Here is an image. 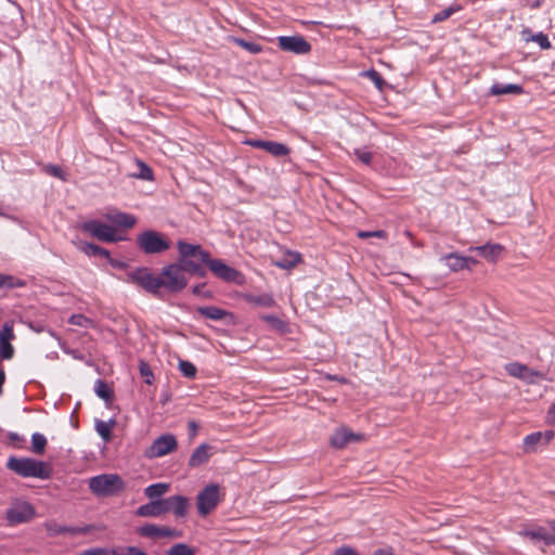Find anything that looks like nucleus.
Listing matches in <instances>:
<instances>
[{"label": "nucleus", "mask_w": 555, "mask_h": 555, "mask_svg": "<svg viewBox=\"0 0 555 555\" xmlns=\"http://www.w3.org/2000/svg\"><path fill=\"white\" fill-rule=\"evenodd\" d=\"M288 257L289 259H282L278 261L276 266L282 269H289L301 261V256L298 253H289Z\"/></svg>", "instance_id": "36"}, {"label": "nucleus", "mask_w": 555, "mask_h": 555, "mask_svg": "<svg viewBox=\"0 0 555 555\" xmlns=\"http://www.w3.org/2000/svg\"><path fill=\"white\" fill-rule=\"evenodd\" d=\"M139 371L145 384L151 385L154 382V374L146 362L140 361Z\"/></svg>", "instance_id": "39"}, {"label": "nucleus", "mask_w": 555, "mask_h": 555, "mask_svg": "<svg viewBox=\"0 0 555 555\" xmlns=\"http://www.w3.org/2000/svg\"><path fill=\"white\" fill-rule=\"evenodd\" d=\"M160 278H163V288L169 293H179L188 285V279L178 263L164 267Z\"/></svg>", "instance_id": "6"}, {"label": "nucleus", "mask_w": 555, "mask_h": 555, "mask_svg": "<svg viewBox=\"0 0 555 555\" xmlns=\"http://www.w3.org/2000/svg\"><path fill=\"white\" fill-rule=\"evenodd\" d=\"M465 260H466V269L467 270H470V268L473 266H476L478 263V261L473 257H465Z\"/></svg>", "instance_id": "61"}, {"label": "nucleus", "mask_w": 555, "mask_h": 555, "mask_svg": "<svg viewBox=\"0 0 555 555\" xmlns=\"http://www.w3.org/2000/svg\"><path fill=\"white\" fill-rule=\"evenodd\" d=\"M469 250L478 253L479 256L490 262H495L501 257L504 247L498 243H487L480 246H472Z\"/></svg>", "instance_id": "18"}, {"label": "nucleus", "mask_w": 555, "mask_h": 555, "mask_svg": "<svg viewBox=\"0 0 555 555\" xmlns=\"http://www.w3.org/2000/svg\"><path fill=\"white\" fill-rule=\"evenodd\" d=\"M359 237L361 238H367V237H378V238H385L387 236V233L384 230H377V231H360L358 233Z\"/></svg>", "instance_id": "50"}, {"label": "nucleus", "mask_w": 555, "mask_h": 555, "mask_svg": "<svg viewBox=\"0 0 555 555\" xmlns=\"http://www.w3.org/2000/svg\"><path fill=\"white\" fill-rule=\"evenodd\" d=\"M94 391H95L98 397H100L101 399L105 400L106 402L113 400L114 393L109 389V387L106 384V382H104L103 379H96V382L94 384Z\"/></svg>", "instance_id": "31"}, {"label": "nucleus", "mask_w": 555, "mask_h": 555, "mask_svg": "<svg viewBox=\"0 0 555 555\" xmlns=\"http://www.w3.org/2000/svg\"><path fill=\"white\" fill-rule=\"evenodd\" d=\"M81 229L99 241L105 243H116L126 240L125 236L117 234L114 227L103 223L99 220L87 221L82 223Z\"/></svg>", "instance_id": "7"}, {"label": "nucleus", "mask_w": 555, "mask_h": 555, "mask_svg": "<svg viewBox=\"0 0 555 555\" xmlns=\"http://www.w3.org/2000/svg\"><path fill=\"white\" fill-rule=\"evenodd\" d=\"M444 260L449 269L453 272H459L466 269L465 256L457 253H450L441 257Z\"/></svg>", "instance_id": "21"}, {"label": "nucleus", "mask_w": 555, "mask_h": 555, "mask_svg": "<svg viewBox=\"0 0 555 555\" xmlns=\"http://www.w3.org/2000/svg\"><path fill=\"white\" fill-rule=\"evenodd\" d=\"M366 76L370 77V79L375 83V86L379 90H382L385 81L378 72H376L375 69H371V70L366 72Z\"/></svg>", "instance_id": "49"}, {"label": "nucleus", "mask_w": 555, "mask_h": 555, "mask_svg": "<svg viewBox=\"0 0 555 555\" xmlns=\"http://www.w3.org/2000/svg\"><path fill=\"white\" fill-rule=\"evenodd\" d=\"M189 505L190 501L186 496L171 495L139 506L135 514L140 517H159L172 513L177 518H183L188 514Z\"/></svg>", "instance_id": "1"}, {"label": "nucleus", "mask_w": 555, "mask_h": 555, "mask_svg": "<svg viewBox=\"0 0 555 555\" xmlns=\"http://www.w3.org/2000/svg\"><path fill=\"white\" fill-rule=\"evenodd\" d=\"M15 338L14 331H13V323L12 322H5L0 330V341H11Z\"/></svg>", "instance_id": "40"}, {"label": "nucleus", "mask_w": 555, "mask_h": 555, "mask_svg": "<svg viewBox=\"0 0 555 555\" xmlns=\"http://www.w3.org/2000/svg\"><path fill=\"white\" fill-rule=\"evenodd\" d=\"M179 370L182 373V375L188 378H194L197 373L195 365L186 360H180Z\"/></svg>", "instance_id": "38"}, {"label": "nucleus", "mask_w": 555, "mask_h": 555, "mask_svg": "<svg viewBox=\"0 0 555 555\" xmlns=\"http://www.w3.org/2000/svg\"><path fill=\"white\" fill-rule=\"evenodd\" d=\"M261 319L281 333H284L287 327L286 323L276 315L267 314Z\"/></svg>", "instance_id": "35"}, {"label": "nucleus", "mask_w": 555, "mask_h": 555, "mask_svg": "<svg viewBox=\"0 0 555 555\" xmlns=\"http://www.w3.org/2000/svg\"><path fill=\"white\" fill-rule=\"evenodd\" d=\"M77 555H112V548L92 547V548H88Z\"/></svg>", "instance_id": "48"}, {"label": "nucleus", "mask_w": 555, "mask_h": 555, "mask_svg": "<svg viewBox=\"0 0 555 555\" xmlns=\"http://www.w3.org/2000/svg\"><path fill=\"white\" fill-rule=\"evenodd\" d=\"M220 502V488L217 483L207 485L196 498L197 512L205 517L211 513Z\"/></svg>", "instance_id": "8"}, {"label": "nucleus", "mask_w": 555, "mask_h": 555, "mask_svg": "<svg viewBox=\"0 0 555 555\" xmlns=\"http://www.w3.org/2000/svg\"><path fill=\"white\" fill-rule=\"evenodd\" d=\"M524 88L516 83H493L490 88V93L492 95L521 94Z\"/></svg>", "instance_id": "23"}, {"label": "nucleus", "mask_w": 555, "mask_h": 555, "mask_svg": "<svg viewBox=\"0 0 555 555\" xmlns=\"http://www.w3.org/2000/svg\"><path fill=\"white\" fill-rule=\"evenodd\" d=\"M354 155L364 165H370L372 162V153L366 150L356 149Z\"/></svg>", "instance_id": "47"}, {"label": "nucleus", "mask_w": 555, "mask_h": 555, "mask_svg": "<svg viewBox=\"0 0 555 555\" xmlns=\"http://www.w3.org/2000/svg\"><path fill=\"white\" fill-rule=\"evenodd\" d=\"M521 37L525 41H533L537 42L541 49L546 50L551 48V42L548 37L542 31L538 34H532L530 29L526 28L521 31Z\"/></svg>", "instance_id": "24"}, {"label": "nucleus", "mask_w": 555, "mask_h": 555, "mask_svg": "<svg viewBox=\"0 0 555 555\" xmlns=\"http://www.w3.org/2000/svg\"><path fill=\"white\" fill-rule=\"evenodd\" d=\"M519 535L529 538L533 541H543L545 545H548V531L544 527H535L533 529H525L519 531Z\"/></svg>", "instance_id": "26"}, {"label": "nucleus", "mask_w": 555, "mask_h": 555, "mask_svg": "<svg viewBox=\"0 0 555 555\" xmlns=\"http://www.w3.org/2000/svg\"><path fill=\"white\" fill-rule=\"evenodd\" d=\"M169 490V485L165 482H157L147 486L144 489V494L151 501L163 500L162 496Z\"/></svg>", "instance_id": "27"}, {"label": "nucleus", "mask_w": 555, "mask_h": 555, "mask_svg": "<svg viewBox=\"0 0 555 555\" xmlns=\"http://www.w3.org/2000/svg\"><path fill=\"white\" fill-rule=\"evenodd\" d=\"M106 219L109 222H112L114 225L124 228V229H130L137 222V218L133 215L121 212V211H115V212L107 214Z\"/></svg>", "instance_id": "20"}, {"label": "nucleus", "mask_w": 555, "mask_h": 555, "mask_svg": "<svg viewBox=\"0 0 555 555\" xmlns=\"http://www.w3.org/2000/svg\"><path fill=\"white\" fill-rule=\"evenodd\" d=\"M235 42L240 47L244 48L246 51L254 53V54H258L262 51V47L256 42L246 41L244 39H235Z\"/></svg>", "instance_id": "41"}, {"label": "nucleus", "mask_w": 555, "mask_h": 555, "mask_svg": "<svg viewBox=\"0 0 555 555\" xmlns=\"http://www.w3.org/2000/svg\"><path fill=\"white\" fill-rule=\"evenodd\" d=\"M35 509L28 502H21L10 507L5 513V518L10 525L24 524L33 519Z\"/></svg>", "instance_id": "13"}, {"label": "nucleus", "mask_w": 555, "mask_h": 555, "mask_svg": "<svg viewBox=\"0 0 555 555\" xmlns=\"http://www.w3.org/2000/svg\"><path fill=\"white\" fill-rule=\"evenodd\" d=\"M205 264L217 278L221 279L222 281L233 282L237 284L242 282V273L235 268L228 266L221 259H211L209 257V260L206 261Z\"/></svg>", "instance_id": "10"}, {"label": "nucleus", "mask_w": 555, "mask_h": 555, "mask_svg": "<svg viewBox=\"0 0 555 555\" xmlns=\"http://www.w3.org/2000/svg\"><path fill=\"white\" fill-rule=\"evenodd\" d=\"M189 436L194 438L198 433V424L195 421H190L188 423Z\"/></svg>", "instance_id": "55"}, {"label": "nucleus", "mask_w": 555, "mask_h": 555, "mask_svg": "<svg viewBox=\"0 0 555 555\" xmlns=\"http://www.w3.org/2000/svg\"><path fill=\"white\" fill-rule=\"evenodd\" d=\"M210 446L207 443L199 444L191 454L189 459V466L192 468L198 467L205 463H207L211 456L209 453Z\"/></svg>", "instance_id": "19"}, {"label": "nucleus", "mask_w": 555, "mask_h": 555, "mask_svg": "<svg viewBox=\"0 0 555 555\" xmlns=\"http://www.w3.org/2000/svg\"><path fill=\"white\" fill-rule=\"evenodd\" d=\"M44 528L47 530V533L50 537H55L59 534H69V535L86 534L92 530L91 526H83V527L63 526V525L57 524L54 520L47 521L44 524Z\"/></svg>", "instance_id": "16"}, {"label": "nucleus", "mask_w": 555, "mask_h": 555, "mask_svg": "<svg viewBox=\"0 0 555 555\" xmlns=\"http://www.w3.org/2000/svg\"><path fill=\"white\" fill-rule=\"evenodd\" d=\"M373 555H393V554H392V552H390L388 550L379 548V550H376Z\"/></svg>", "instance_id": "64"}, {"label": "nucleus", "mask_w": 555, "mask_h": 555, "mask_svg": "<svg viewBox=\"0 0 555 555\" xmlns=\"http://www.w3.org/2000/svg\"><path fill=\"white\" fill-rule=\"evenodd\" d=\"M166 555H195V550L185 543H177L166 552Z\"/></svg>", "instance_id": "34"}, {"label": "nucleus", "mask_w": 555, "mask_h": 555, "mask_svg": "<svg viewBox=\"0 0 555 555\" xmlns=\"http://www.w3.org/2000/svg\"><path fill=\"white\" fill-rule=\"evenodd\" d=\"M192 292H193L194 295L202 296L204 298H210L211 297V292L210 291H205V284L195 285L193 287Z\"/></svg>", "instance_id": "53"}, {"label": "nucleus", "mask_w": 555, "mask_h": 555, "mask_svg": "<svg viewBox=\"0 0 555 555\" xmlns=\"http://www.w3.org/2000/svg\"><path fill=\"white\" fill-rule=\"evenodd\" d=\"M43 170L46 173H48L54 178L61 179L63 181L66 180V175L60 166L49 164V165L44 166Z\"/></svg>", "instance_id": "43"}, {"label": "nucleus", "mask_w": 555, "mask_h": 555, "mask_svg": "<svg viewBox=\"0 0 555 555\" xmlns=\"http://www.w3.org/2000/svg\"><path fill=\"white\" fill-rule=\"evenodd\" d=\"M79 249L87 256H101L104 258H109V251L107 249L93 243L81 242L79 244Z\"/></svg>", "instance_id": "28"}, {"label": "nucleus", "mask_w": 555, "mask_h": 555, "mask_svg": "<svg viewBox=\"0 0 555 555\" xmlns=\"http://www.w3.org/2000/svg\"><path fill=\"white\" fill-rule=\"evenodd\" d=\"M128 281L154 296H160L162 294L163 278L154 275L146 267L137 268L129 272Z\"/></svg>", "instance_id": "4"}, {"label": "nucleus", "mask_w": 555, "mask_h": 555, "mask_svg": "<svg viewBox=\"0 0 555 555\" xmlns=\"http://www.w3.org/2000/svg\"><path fill=\"white\" fill-rule=\"evenodd\" d=\"M178 448V441L172 434H163L156 438L152 444L144 450V456L146 459H156L165 456Z\"/></svg>", "instance_id": "9"}, {"label": "nucleus", "mask_w": 555, "mask_h": 555, "mask_svg": "<svg viewBox=\"0 0 555 555\" xmlns=\"http://www.w3.org/2000/svg\"><path fill=\"white\" fill-rule=\"evenodd\" d=\"M196 311L202 317L214 321H220L229 314L227 310L216 306L198 307Z\"/></svg>", "instance_id": "22"}, {"label": "nucleus", "mask_w": 555, "mask_h": 555, "mask_svg": "<svg viewBox=\"0 0 555 555\" xmlns=\"http://www.w3.org/2000/svg\"><path fill=\"white\" fill-rule=\"evenodd\" d=\"M68 323L80 327H88L91 324V320L83 314L77 313L70 315Z\"/></svg>", "instance_id": "42"}, {"label": "nucleus", "mask_w": 555, "mask_h": 555, "mask_svg": "<svg viewBox=\"0 0 555 555\" xmlns=\"http://www.w3.org/2000/svg\"><path fill=\"white\" fill-rule=\"evenodd\" d=\"M334 555H359V553L351 546H340L335 551Z\"/></svg>", "instance_id": "54"}, {"label": "nucleus", "mask_w": 555, "mask_h": 555, "mask_svg": "<svg viewBox=\"0 0 555 555\" xmlns=\"http://www.w3.org/2000/svg\"><path fill=\"white\" fill-rule=\"evenodd\" d=\"M250 302L262 307H271L274 305V299L272 296L264 294L251 297Z\"/></svg>", "instance_id": "44"}, {"label": "nucleus", "mask_w": 555, "mask_h": 555, "mask_svg": "<svg viewBox=\"0 0 555 555\" xmlns=\"http://www.w3.org/2000/svg\"><path fill=\"white\" fill-rule=\"evenodd\" d=\"M7 467L23 478H39L42 480L51 477L50 466L31 457H16L10 456L7 462Z\"/></svg>", "instance_id": "2"}, {"label": "nucleus", "mask_w": 555, "mask_h": 555, "mask_svg": "<svg viewBox=\"0 0 555 555\" xmlns=\"http://www.w3.org/2000/svg\"><path fill=\"white\" fill-rule=\"evenodd\" d=\"M194 275L198 278H204L206 275V270L202 266V262L197 266L196 270L193 273Z\"/></svg>", "instance_id": "59"}, {"label": "nucleus", "mask_w": 555, "mask_h": 555, "mask_svg": "<svg viewBox=\"0 0 555 555\" xmlns=\"http://www.w3.org/2000/svg\"><path fill=\"white\" fill-rule=\"evenodd\" d=\"M138 247L146 255L162 254L170 248V242L162 233L145 230L137 236Z\"/></svg>", "instance_id": "5"}, {"label": "nucleus", "mask_w": 555, "mask_h": 555, "mask_svg": "<svg viewBox=\"0 0 555 555\" xmlns=\"http://www.w3.org/2000/svg\"><path fill=\"white\" fill-rule=\"evenodd\" d=\"M548 416L551 418V422L555 423V402L551 405L548 410Z\"/></svg>", "instance_id": "63"}, {"label": "nucleus", "mask_w": 555, "mask_h": 555, "mask_svg": "<svg viewBox=\"0 0 555 555\" xmlns=\"http://www.w3.org/2000/svg\"><path fill=\"white\" fill-rule=\"evenodd\" d=\"M199 263H201V261L197 262L193 259H186V260H179L178 264H180L182 267L183 273L189 272V273L193 274Z\"/></svg>", "instance_id": "46"}, {"label": "nucleus", "mask_w": 555, "mask_h": 555, "mask_svg": "<svg viewBox=\"0 0 555 555\" xmlns=\"http://www.w3.org/2000/svg\"><path fill=\"white\" fill-rule=\"evenodd\" d=\"M112 555H149L137 546H121L112 548Z\"/></svg>", "instance_id": "37"}, {"label": "nucleus", "mask_w": 555, "mask_h": 555, "mask_svg": "<svg viewBox=\"0 0 555 555\" xmlns=\"http://www.w3.org/2000/svg\"><path fill=\"white\" fill-rule=\"evenodd\" d=\"M89 488L96 496H109L124 490L125 483L116 474H103L90 478Z\"/></svg>", "instance_id": "3"}, {"label": "nucleus", "mask_w": 555, "mask_h": 555, "mask_svg": "<svg viewBox=\"0 0 555 555\" xmlns=\"http://www.w3.org/2000/svg\"><path fill=\"white\" fill-rule=\"evenodd\" d=\"M5 383V372L3 367H0V396L3 392V385Z\"/></svg>", "instance_id": "60"}, {"label": "nucleus", "mask_w": 555, "mask_h": 555, "mask_svg": "<svg viewBox=\"0 0 555 555\" xmlns=\"http://www.w3.org/2000/svg\"><path fill=\"white\" fill-rule=\"evenodd\" d=\"M276 40L284 52L304 55L311 51V44L302 36H279Z\"/></svg>", "instance_id": "11"}, {"label": "nucleus", "mask_w": 555, "mask_h": 555, "mask_svg": "<svg viewBox=\"0 0 555 555\" xmlns=\"http://www.w3.org/2000/svg\"><path fill=\"white\" fill-rule=\"evenodd\" d=\"M245 143L251 147L264 150L267 141H264V140H247Z\"/></svg>", "instance_id": "56"}, {"label": "nucleus", "mask_w": 555, "mask_h": 555, "mask_svg": "<svg viewBox=\"0 0 555 555\" xmlns=\"http://www.w3.org/2000/svg\"><path fill=\"white\" fill-rule=\"evenodd\" d=\"M178 251H179V260L186 259H198L202 263H206L209 260L210 254L203 249L201 245L190 244L184 241H179L177 243Z\"/></svg>", "instance_id": "14"}, {"label": "nucleus", "mask_w": 555, "mask_h": 555, "mask_svg": "<svg viewBox=\"0 0 555 555\" xmlns=\"http://www.w3.org/2000/svg\"><path fill=\"white\" fill-rule=\"evenodd\" d=\"M363 436L352 433L346 427L337 429L331 437V444L336 449H343L348 443L359 441Z\"/></svg>", "instance_id": "17"}, {"label": "nucleus", "mask_w": 555, "mask_h": 555, "mask_svg": "<svg viewBox=\"0 0 555 555\" xmlns=\"http://www.w3.org/2000/svg\"><path fill=\"white\" fill-rule=\"evenodd\" d=\"M505 371L508 375L521 379L528 384H534L537 378L544 379V373L532 370L526 364L519 362H511L505 365Z\"/></svg>", "instance_id": "12"}, {"label": "nucleus", "mask_w": 555, "mask_h": 555, "mask_svg": "<svg viewBox=\"0 0 555 555\" xmlns=\"http://www.w3.org/2000/svg\"><path fill=\"white\" fill-rule=\"evenodd\" d=\"M542 436H543L542 444H547L554 438V431L545 430L544 433H542Z\"/></svg>", "instance_id": "58"}, {"label": "nucleus", "mask_w": 555, "mask_h": 555, "mask_svg": "<svg viewBox=\"0 0 555 555\" xmlns=\"http://www.w3.org/2000/svg\"><path fill=\"white\" fill-rule=\"evenodd\" d=\"M551 532L548 531V545H555V520L548 522Z\"/></svg>", "instance_id": "57"}, {"label": "nucleus", "mask_w": 555, "mask_h": 555, "mask_svg": "<svg viewBox=\"0 0 555 555\" xmlns=\"http://www.w3.org/2000/svg\"><path fill=\"white\" fill-rule=\"evenodd\" d=\"M543 436L542 431H535L527 435L524 438V449L526 453H532L537 451V447L542 444Z\"/></svg>", "instance_id": "30"}, {"label": "nucleus", "mask_w": 555, "mask_h": 555, "mask_svg": "<svg viewBox=\"0 0 555 555\" xmlns=\"http://www.w3.org/2000/svg\"><path fill=\"white\" fill-rule=\"evenodd\" d=\"M25 282L13 275L0 274V288H16L23 287Z\"/></svg>", "instance_id": "33"}, {"label": "nucleus", "mask_w": 555, "mask_h": 555, "mask_svg": "<svg viewBox=\"0 0 555 555\" xmlns=\"http://www.w3.org/2000/svg\"><path fill=\"white\" fill-rule=\"evenodd\" d=\"M264 151L275 157H284L291 153V150L287 145L275 141H267Z\"/></svg>", "instance_id": "29"}, {"label": "nucleus", "mask_w": 555, "mask_h": 555, "mask_svg": "<svg viewBox=\"0 0 555 555\" xmlns=\"http://www.w3.org/2000/svg\"><path fill=\"white\" fill-rule=\"evenodd\" d=\"M9 439L12 442H16V441H22L23 440V438L18 434H16V433H10Z\"/></svg>", "instance_id": "62"}, {"label": "nucleus", "mask_w": 555, "mask_h": 555, "mask_svg": "<svg viewBox=\"0 0 555 555\" xmlns=\"http://www.w3.org/2000/svg\"><path fill=\"white\" fill-rule=\"evenodd\" d=\"M14 348L11 345V341H0V357L5 360H10L13 358Z\"/></svg>", "instance_id": "45"}, {"label": "nucleus", "mask_w": 555, "mask_h": 555, "mask_svg": "<svg viewBox=\"0 0 555 555\" xmlns=\"http://www.w3.org/2000/svg\"><path fill=\"white\" fill-rule=\"evenodd\" d=\"M115 420L111 418L108 422L102 420H95V431L102 438L104 442H109L112 439V429L115 426Z\"/></svg>", "instance_id": "25"}, {"label": "nucleus", "mask_w": 555, "mask_h": 555, "mask_svg": "<svg viewBox=\"0 0 555 555\" xmlns=\"http://www.w3.org/2000/svg\"><path fill=\"white\" fill-rule=\"evenodd\" d=\"M138 533L144 538H180L182 532L169 527L146 524L138 528Z\"/></svg>", "instance_id": "15"}, {"label": "nucleus", "mask_w": 555, "mask_h": 555, "mask_svg": "<svg viewBox=\"0 0 555 555\" xmlns=\"http://www.w3.org/2000/svg\"><path fill=\"white\" fill-rule=\"evenodd\" d=\"M453 12H454L453 8L444 9V10L440 11L439 13H437L433 17V22L434 23L442 22V21L449 18L452 15Z\"/></svg>", "instance_id": "51"}, {"label": "nucleus", "mask_w": 555, "mask_h": 555, "mask_svg": "<svg viewBox=\"0 0 555 555\" xmlns=\"http://www.w3.org/2000/svg\"><path fill=\"white\" fill-rule=\"evenodd\" d=\"M141 171L139 177L144 180H152L153 179V170L145 165L144 163H140Z\"/></svg>", "instance_id": "52"}, {"label": "nucleus", "mask_w": 555, "mask_h": 555, "mask_svg": "<svg viewBox=\"0 0 555 555\" xmlns=\"http://www.w3.org/2000/svg\"><path fill=\"white\" fill-rule=\"evenodd\" d=\"M47 447V438L40 434L35 433L31 436V451L35 454H42Z\"/></svg>", "instance_id": "32"}]
</instances>
